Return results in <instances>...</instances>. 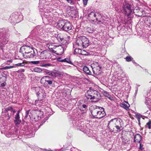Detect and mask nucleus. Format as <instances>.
Returning a JSON list of instances; mask_svg holds the SVG:
<instances>
[{
    "instance_id": "nucleus-1",
    "label": "nucleus",
    "mask_w": 151,
    "mask_h": 151,
    "mask_svg": "<svg viewBox=\"0 0 151 151\" xmlns=\"http://www.w3.org/2000/svg\"><path fill=\"white\" fill-rule=\"evenodd\" d=\"M123 126L122 120L119 118H116L112 119L109 122L108 125L109 127H111L114 129L115 127L117 130L120 131L121 128Z\"/></svg>"
},
{
    "instance_id": "nucleus-2",
    "label": "nucleus",
    "mask_w": 151,
    "mask_h": 151,
    "mask_svg": "<svg viewBox=\"0 0 151 151\" xmlns=\"http://www.w3.org/2000/svg\"><path fill=\"white\" fill-rule=\"evenodd\" d=\"M9 31L6 30L3 28L0 29V47L2 49V47L8 42V37L9 35Z\"/></svg>"
},
{
    "instance_id": "nucleus-3",
    "label": "nucleus",
    "mask_w": 151,
    "mask_h": 151,
    "mask_svg": "<svg viewBox=\"0 0 151 151\" xmlns=\"http://www.w3.org/2000/svg\"><path fill=\"white\" fill-rule=\"evenodd\" d=\"M91 113L94 117L98 119L101 118L106 115L104 109L103 108H100L99 107H97L92 110Z\"/></svg>"
},
{
    "instance_id": "nucleus-4",
    "label": "nucleus",
    "mask_w": 151,
    "mask_h": 151,
    "mask_svg": "<svg viewBox=\"0 0 151 151\" xmlns=\"http://www.w3.org/2000/svg\"><path fill=\"white\" fill-rule=\"evenodd\" d=\"M58 25L60 28L66 31L71 30L73 27L71 24L68 21L65 20L59 21Z\"/></svg>"
},
{
    "instance_id": "nucleus-5",
    "label": "nucleus",
    "mask_w": 151,
    "mask_h": 151,
    "mask_svg": "<svg viewBox=\"0 0 151 151\" xmlns=\"http://www.w3.org/2000/svg\"><path fill=\"white\" fill-rule=\"evenodd\" d=\"M76 43V45L80 47L86 48L88 45L89 41L86 37H81L77 38Z\"/></svg>"
},
{
    "instance_id": "nucleus-6",
    "label": "nucleus",
    "mask_w": 151,
    "mask_h": 151,
    "mask_svg": "<svg viewBox=\"0 0 151 151\" xmlns=\"http://www.w3.org/2000/svg\"><path fill=\"white\" fill-rule=\"evenodd\" d=\"M132 6L128 3L125 2L123 3L122 6L124 13L127 17H129L132 12V10L131 9Z\"/></svg>"
},
{
    "instance_id": "nucleus-7",
    "label": "nucleus",
    "mask_w": 151,
    "mask_h": 151,
    "mask_svg": "<svg viewBox=\"0 0 151 151\" xmlns=\"http://www.w3.org/2000/svg\"><path fill=\"white\" fill-rule=\"evenodd\" d=\"M38 55L39 58L42 59H48L51 57L50 52L47 50H45L41 52H39Z\"/></svg>"
},
{
    "instance_id": "nucleus-8",
    "label": "nucleus",
    "mask_w": 151,
    "mask_h": 151,
    "mask_svg": "<svg viewBox=\"0 0 151 151\" xmlns=\"http://www.w3.org/2000/svg\"><path fill=\"white\" fill-rule=\"evenodd\" d=\"M40 82L41 83L43 84L46 86L48 85L51 86L52 83V81L51 80V78L48 76L43 77L41 79Z\"/></svg>"
},
{
    "instance_id": "nucleus-9",
    "label": "nucleus",
    "mask_w": 151,
    "mask_h": 151,
    "mask_svg": "<svg viewBox=\"0 0 151 151\" xmlns=\"http://www.w3.org/2000/svg\"><path fill=\"white\" fill-rule=\"evenodd\" d=\"M5 110L7 112V114L6 115V119H9L12 116L14 113L16 112V111L13 109L11 106H9L6 108Z\"/></svg>"
},
{
    "instance_id": "nucleus-10",
    "label": "nucleus",
    "mask_w": 151,
    "mask_h": 151,
    "mask_svg": "<svg viewBox=\"0 0 151 151\" xmlns=\"http://www.w3.org/2000/svg\"><path fill=\"white\" fill-rule=\"evenodd\" d=\"M32 49V48H30L29 46H24L20 48L19 52L22 53V56L24 57V55H26Z\"/></svg>"
},
{
    "instance_id": "nucleus-11",
    "label": "nucleus",
    "mask_w": 151,
    "mask_h": 151,
    "mask_svg": "<svg viewBox=\"0 0 151 151\" xmlns=\"http://www.w3.org/2000/svg\"><path fill=\"white\" fill-rule=\"evenodd\" d=\"M88 17L93 22H96V21H98L97 23L98 24H100L103 23L100 21H98L97 18H96V15L95 12H91L89 14Z\"/></svg>"
},
{
    "instance_id": "nucleus-12",
    "label": "nucleus",
    "mask_w": 151,
    "mask_h": 151,
    "mask_svg": "<svg viewBox=\"0 0 151 151\" xmlns=\"http://www.w3.org/2000/svg\"><path fill=\"white\" fill-rule=\"evenodd\" d=\"M39 89V91L37 93V94L39 99H45V97L46 96V94L45 91L42 89L38 88Z\"/></svg>"
},
{
    "instance_id": "nucleus-13",
    "label": "nucleus",
    "mask_w": 151,
    "mask_h": 151,
    "mask_svg": "<svg viewBox=\"0 0 151 151\" xmlns=\"http://www.w3.org/2000/svg\"><path fill=\"white\" fill-rule=\"evenodd\" d=\"M95 90L92 89V88H90V89L88 90L86 94V96L87 99L90 100L93 99V93Z\"/></svg>"
},
{
    "instance_id": "nucleus-14",
    "label": "nucleus",
    "mask_w": 151,
    "mask_h": 151,
    "mask_svg": "<svg viewBox=\"0 0 151 151\" xmlns=\"http://www.w3.org/2000/svg\"><path fill=\"white\" fill-rule=\"evenodd\" d=\"M46 99H38L35 101V104L36 106H38L39 107H40L42 106H44L46 104Z\"/></svg>"
},
{
    "instance_id": "nucleus-15",
    "label": "nucleus",
    "mask_w": 151,
    "mask_h": 151,
    "mask_svg": "<svg viewBox=\"0 0 151 151\" xmlns=\"http://www.w3.org/2000/svg\"><path fill=\"white\" fill-rule=\"evenodd\" d=\"M19 113L20 110H18L15 115L14 122L16 125L19 124L21 122V120L20 119Z\"/></svg>"
},
{
    "instance_id": "nucleus-16",
    "label": "nucleus",
    "mask_w": 151,
    "mask_h": 151,
    "mask_svg": "<svg viewBox=\"0 0 151 151\" xmlns=\"http://www.w3.org/2000/svg\"><path fill=\"white\" fill-rule=\"evenodd\" d=\"M26 55H24V58H33L35 55V53L33 49H32Z\"/></svg>"
},
{
    "instance_id": "nucleus-17",
    "label": "nucleus",
    "mask_w": 151,
    "mask_h": 151,
    "mask_svg": "<svg viewBox=\"0 0 151 151\" xmlns=\"http://www.w3.org/2000/svg\"><path fill=\"white\" fill-rule=\"evenodd\" d=\"M93 93V99H96V101L99 100L101 99V95L100 93L97 91L95 90Z\"/></svg>"
},
{
    "instance_id": "nucleus-18",
    "label": "nucleus",
    "mask_w": 151,
    "mask_h": 151,
    "mask_svg": "<svg viewBox=\"0 0 151 151\" xmlns=\"http://www.w3.org/2000/svg\"><path fill=\"white\" fill-rule=\"evenodd\" d=\"M101 67L99 66L93 68V70L94 73L96 75H99L101 72Z\"/></svg>"
},
{
    "instance_id": "nucleus-19",
    "label": "nucleus",
    "mask_w": 151,
    "mask_h": 151,
    "mask_svg": "<svg viewBox=\"0 0 151 151\" xmlns=\"http://www.w3.org/2000/svg\"><path fill=\"white\" fill-rule=\"evenodd\" d=\"M33 111H31L30 110H28L26 111L25 113L24 118L26 119L28 117L31 119L35 118H34V117L33 116Z\"/></svg>"
},
{
    "instance_id": "nucleus-20",
    "label": "nucleus",
    "mask_w": 151,
    "mask_h": 151,
    "mask_svg": "<svg viewBox=\"0 0 151 151\" xmlns=\"http://www.w3.org/2000/svg\"><path fill=\"white\" fill-rule=\"evenodd\" d=\"M120 105L121 107L127 110L129 109L130 105L127 102L124 101L122 103H121Z\"/></svg>"
},
{
    "instance_id": "nucleus-21",
    "label": "nucleus",
    "mask_w": 151,
    "mask_h": 151,
    "mask_svg": "<svg viewBox=\"0 0 151 151\" xmlns=\"http://www.w3.org/2000/svg\"><path fill=\"white\" fill-rule=\"evenodd\" d=\"M64 52L63 48L61 47H59L57 51H55V53L58 55H62Z\"/></svg>"
},
{
    "instance_id": "nucleus-22",
    "label": "nucleus",
    "mask_w": 151,
    "mask_h": 151,
    "mask_svg": "<svg viewBox=\"0 0 151 151\" xmlns=\"http://www.w3.org/2000/svg\"><path fill=\"white\" fill-rule=\"evenodd\" d=\"M142 136L139 134L135 135L134 138V141L136 143H140L142 139Z\"/></svg>"
},
{
    "instance_id": "nucleus-23",
    "label": "nucleus",
    "mask_w": 151,
    "mask_h": 151,
    "mask_svg": "<svg viewBox=\"0 0 151 151\" xmlns=\"http://www.w3.org/2000/svg\"><path fill=\"white\" fill-rule=\"evenodd\" d=\"M50 76H52L53 77H57L60 76V74L59 72L58 71H51Z\"/></svg>"
},
{
    "instance_id": "nucleus-24",
    "label": "nucleus",
    "mask_w": 151,
    "mask_h": 151,
    "mask_svg": "<svg viewBox=\"0 0 151 151\" xmlns=\"http://www.w3.org/2000/svg\"><path fill=\"white\" fill-rule=\"evenodd\" d=\"M14 14H12L10 16V17L9 18L10 20L12 21L11 23H17L20 22V20H17L16 21V20L15 19L14 17L13 16H15L14 15Z\"/></svg>"
},
{
    "instance_id": "nucleus-25",
    "label": "nucleus",
    "mask_w": 151,
    "mask_h": 151,
    "mask_svg": "<svg viewBox=\"0 0 151 151\" xmlns=\"http://www.w3.org/2000/svg\"><path fill=\"white\" fill-rule=\"evenodd\" d=\"M145 104L147 106L148 108L150 107L151 106V99L147 98L145 99Z\"/></svg>"
},
{
    "instance_id": "nucleus-26",
    "label": "nucleus",
    "mask_w": 151,
    "mask_h": 151,
    "mask_svg": "<svg viewBox=\"0 0 151 151\" xmlns=\"http://www.w3.org/2000/svg\"><path fill=\"white\" fill-rule=\"evenodd\" d=\"M83 70L84 72L87 74L89 75H91V72L87 67L84 66L83 68Z\"/></svg>"
},
{
    "instance_id": "nucleus-27",
    "label": "nucleus",
    "mask_w": 151,
    "mask_h": 151,
    "mask_svg": "<svg viewBox=\"0 0 151 151\" xmlns=\"http://www.w3.org/2000/svg\"><path fill=\"white\" fill-rule=\"evenodd\" d=\"M36 111V114H37V117L38 119H40L41 118V116L43 115L42 111H41L40 110H35Z\"/></svg>"
},
{
    "instance_id": "nucleus-28",
    "label": "nucleus",
    "mask_w": 151,
    "mask_h": 151,
    "mask_svg": "<svg viewBox=\"0 0 151 151\" xmlns=\"http://www.w3.org/2000/svg\"><path fill=\"white\" fill-rule=\"evenodd\" d=\"M56 38L59 42H61L63 43V41H64V40H65L62 36L59 35H57Z\"/></svg>"
},
{
    "instance_id": "nucleus-29",
    "label": "nucleus",
    "mask_w": 151,
    "mask_h": 151,
    "mask_svg": "<svg viewBox=\"0 0 151 151\" xmlns=\"http://www.w3.org/2000/svg\"><path fill=\"white\" fill-rule=\"evenodd\" d=\"M14 15L15 16H14V18L16 20V21L17 20H20V21H21V20L19 18H21L22 17V15H19H19L17 14H14Z\"/></svg>"
},
{
    "instance_id": "nucleus-30",
    "label": "nucleus",
    "mask_w": 151,
    "mask_h": 151,
    "mask_svg": "<svg viewBox=\"0 0 151 151\" xmlns=\"http://www.w3.org/2000/svg\"><path fill=\"white\" fill-rule=\"evenodd\" d=\"M15 66H14V65H10L9 66H6L3 68H0V69L1 70H7L8 69H9L10 68H13Z\"/></svg>"
},
{
    "instance_id": "nucleus-31",
    "label": "nucleus",
    "mask_w": 151,
    "mask_h": 151,
    "mask_svg": "<svg viewBox=\"0 0 151 151\" xmlns=\"http://www.w3.org/2000/svg\"><path fill=\"white\" fill-rule=\"evenodd\" d=\"M79 106H81V108H82V109L83 108L84 109H83V111H84L85 110H86L87 108V106L86 104H80V103L79 104Z\"/></svg>"
},
{
    "instance_id": "nucleus-32",
    "label": "nucleus",
    "mask_w": 151,
    "mask_h": 151,
    "mask_svg": "<svg viewBox=\"0 0 151 151\" xmlns=\"http://www.w3.org/2000/svg\"><path fill=\"white\" fill-rule=\"evenodd\" d=\"M81 49L79 48H76L74 50L73 54H80Z\"/></svg>"
},
{
    "instance_id": "nucleus-33",
    "label": "nucleus",
    "mask_w": 151,
    "mask_h": 151,
    "mask_svg": "<svg viewBox=\"0 0 151 151\" xmlns=\"http://www.w3.org/2000/svg\"><path fill=\"white\" fill-rule=\"evenodd\" d=\"M63 62H66L70 64L71 63V62L70 61V59L69 58H66L64 59H63Z\"/></svg>"
},
{
    "instance_id": "nucleus-34",
    "label": "nucleus",
    "mask_w": 151,
    "mask_h": 151,
    "mask_svg": "<svg viewBox=\"0 0 151 151\" xmlns=\"http://www.w3.org/2000/svg\"><path fill=\"white\" fill-rule=\"evenodd\" d=\"M34 70L35 72L37 73H40L42 71V69L39 68H35L34 69Z\"/></svg>"
},
{
    "instance_id": "nucleus-35",
    "label": "nucleus",
    "mask_w": 151,
    "mask_h": 151,
    "mask_svg": "<svg viewBox=\"0 0 151 151\" xmlns=\"http://www.w3.org/2000/svg\"><path fill=\"white\" fill-rule=\"evenodd\" d=\"M135 117L137 119L138 122H139L140 118L142 117V115L140 114H136Z\"/></svg>"
},
{
    "instance_id": "nucleus-36",
    "label": "nucleus",
    "mask_w": 151,
    "mask_h": 151,
    "mask_svg": "<svg viewBox=\"0 0 151 151\" xmlns=\"http://www.w3.org/2000/svg\"><path fill=\"white\" fill-rule=\"evenodd\" d=\"M151 121L149 120V121L147 122L146 125V127H147L149 129H151Z\"/></svg>"
},
{
    "instance_id": "nucleus-37",
    "label": "nucleus",
    "mask_w": 151,
    "mask_h": 151,
    "mask_svg": "<svg viewBox=\"0 0 151 151\" xmlns=\"http://www.w3.org/2000/svg\"><path fill=\"white\" fill-rule=\"evenodd\" d=\"M126 60L127 61L129 62L131 61H132V60L133 59V58L130 56H127L126 58Z\"/></svg>"
},
{
    "instance_id": "nucleus-38",
    "label": "nucleus",
    "mask_w": 151,
    "mask_h": 151,
    "mask_svg": "<svg viewBox=\"0 0 151 151\" xmlns=\"http://www.w3.org/2000/svg\"><path fill=\"white\" fill-rule=\"evenodd\" d=\"M27 134L28 135V137H32L34 135V132H32V131H31V132L29 133H27Z\"/></svg>"
},
{
    "instance_id": "nucleus-39",
    "label": "nucleus",
    "mask_w": 151,
    "mask_h": 151,
    "mask_svg": "<svg viewBox=\"0 0 151 151\" xmlns=\"http://www.w3.org/2000/svg\"><path fill=\"white\" fill-rule=\"evenodd\" d=\"M14 65H17L18 66H23L24 65V64L23 62L22 63H20L17 64H14Z\"/></svg>"
},
{
    "instance_id": "nucleus-40",
    "label": "nucleus",
    "mask_w": 151,
    "mask_h": 151,
    "mask_svg": "<svg viewBox=\"0 0 151 151\" xmlns=\"http://www.w3.org/2000/svg\"><path fill=\"white\" fill-rule=\"evenodd\" d=\"M40 63V62L39 61H32L30 62V63L35 65L39 64Z\"/></svg>"
},
{
    "instance_id": "nucleus-41",
    "label": "nucleus",
    "mask_w": 151,
    "mask_h": 151,
    "mask_svg": "<svg viewBox=\"0 0 151 151\" xmlns=\"http://www.w3.org/2000/svg\"><path fill=\"white\" fill-rule=\"evenodd\" d=\"M76 122L75 121H74L73 122V125L74 127H76L77 126H78L79 125V124H78L79 122Z\"/></svg>"
},
{
    "instance_id": "nucleus-42",
    "label": "nucleus",
    "mask_w": 151,
    "mask_h": 151,
    "mask_svg": "<svg viewBox=\"0 0 151 151\" xmlns=\"http://www.w3.org/2000/svg\"><path fill=\"white\" fill-rule=\"evenodd\" d=\"M51 72V71H50L48 70H46L45 71V72L46 74H48V75H49V76H50V75Z\"/></svg>"
},
{
    "instance_id": "nucleus-43",
    "label": "nucleus",
    "mask_w": 151,
    "mask_h": 151,
    "mask_svg": "<svg viewBox=\"0 0 151 151\" xmlns=\"http://www.w3.org/2000/svg\"><path fill=\"white\" fill-rule=\"evenodd\" d=\"M71 151H78V150L76 148L72 147L70 149Z\"/></svg>"
},
{
    "instance_id": "nucleus-44",
    "label": "nucleus",
    "mask_w": 151,
    "mask_h": 151,
    "mask_svg": "<svg viewBox=\"0 0 151 151\" xmlns=\"http://www.w3.org/2000/svg\"><path fill=\"white\" fill-rule=\"evenodd\" d=\"M88 0H83V4L84 6H86Z\"/></svg>"
},
{
    "instance_id": "nucleus-45",
    "label": "nucleus",
    "mask_w": 151,
    "mask_h": 151,
    "mask_svg": "<svg viewBox=\"0 0 151 151\" xmlns=\"http://www.w3.org/2000/svg\"><path fill=\"white\" fill-rule=\"evenodd\" d=\"M139 149L141 150H142L144 149V148L143 147V145L141 143H140Z\"/></svg>"
},
{
    "instance_id": "nucleus-46",
    "label": "nucleus",
    "mask_w": 151,
    "mask_h": 151,
    "mask_svg": "<svg viewBox=\"0 0 151 151\" xmlns=\"http://www.w3.org/2000/svg\"><path fill=\"white\" fill-rule=\"evenodd\" d=\"M47 120V119H44L43 120V121H42V124H41L40 125V126L39 127H38V128H40V127Z\"/></svg>"
},
{
    "instance_id": "nucleus-47",
    "label": "nucleus",
    "mask_w": 151,
    "mask_h": 151,
    "mask_svg": "<svg viewBox=\"0 0 151 151\" xmlns=\"http://www.w3.org/2000/svg\"><path fill=\"white\" fill-rule=\"evenodd\" d=\"M57 60L59 62H63V59H62L60 57L58 58Z\"/></svg>"
},
{
    "instance_id": "nucleus-48",
    "label": "nucleus",
    "mask_w": 151,
    "mask_h": 151,
    "mask_svg": "<svg viewBox=\"0 0 151 151\" xmlns=\"http://www.w3.org/2000/svg\"><path fill=\"white\" fill-rule=\"evenodd\" d=\"M104 95L106 96L107 97L109 95V93L106 91H105L104 92Z\"/></svg>"
},
{
    "instance_id": "nucleus-49",
    "label": "nucleus",
    "mask_w": 151,
    "mask_h": 151,
    "mask_svg": "<svg viewBox=\"0 0 151 151\" xmlns=\"http://www.w3.org/2000/svg\"><path fill=\"white\" fill-rule=\"evenodd\" d=\"M6 85V83H3L1 84V86L2 87H4Z\"/></svg>"
},
{
    "instance_id": "nucleus-50",
    "label": "nucleus",
    "mask_w": 151,
    "mask_h": 151,
    "mask_svg": "<svg viewBox=\"0 0 151 151\" xmlns=\"http://www.w3.org/2000/svg\"><path fill=\"white\" fill-rule=\"evenodd\" d=\"M138 90V87H137L136 88V89L135 90V95H136L137 94V93Z\"/></svg>"
},
{
    "instance_id": "nucleus-51",
    "label": "nucleus",
    "mask_w": 151,
    "mask_h": 151,
    "mask_svg": "<svg viewBox=\"0 0 151 151\" xmlns=\"http://www.w3.org/2000/svg\"><path fill=\"white\" fill-rule=\"evenodd\" d=\"M42 29H40L39 31H38V33H40V32L41 31H42Z\"/></svg>"
},
{
    "instance_id": "nucleus-52",
    "label": "nucleus",
    "mask_w": 151,
    "mask_h": 151,
    "mask_svg": "<svg viewBox=\"0 0 151 151\" xmlns=\"http://www.w3.org/2000/svg\"><path fill=\"white\" fill-rule=\"evenodd\" d=\"M2 76L1 75V73L0 72V79L1 78Z\"/></svg>"
},
{
    "instance_id": "nucleus-53",
    "label": "nucleus",
    "mask_w": 151,
    "mask_h": 151,
    "mask_svg": "<svg viewBox=\"0 0 151 151\" xmlns=\"http://www.w3.org/2000/svg\"><path fill=\"white\" fill-rule=\"evenodd\" d=\"M55 51V50H52V53H54Z\"/></svg>"
},
{
    "instance_id": "nucleus-54",
    "label": "nucleus",
    "mask_w": 151,
    "mask_h": 151,
    "mask_svg": "<svg viewBox=\"0 0 151 151\" xmlns=\"http://www.w3.org/2000/svg\"><path fill=\"white\" fill-rule=\"evenodd\" d=\"M8 61L9 62H10V63H12V60H8Z\"/></svg>"
},
{
    "instance_id": "nucleus-55",
    "label": "nucleus",
    "mask_w": 151,
    "mask_h": 151,
    "mask_svg": "<svg viewBox=\"0 0 151 151\" xmlns=\"http://www.w3.org/2000/svg\"><path fill=\"white\" fill-rule=\"evenodd\" d=\"M38 28V27H37L33 31H35L36 30V29H37V28Z\"/></svg>"
},
{
    "instance_id": "nucleus-56",
    "label": "nucleus",
    "mask_w": 151,
    "mask_h": 151,
    "mask_svg": "<svg viewBox=\"0 0 151 151\" xmlns=\"http://www.w3.org/2000/svg\"><path fill=\"white\" fill-rule=\"evenodd\" d=\"M138 123H139V125H140V120H139V122H138Z\"/></svg>"
},
{
    "instance_id": "nucleus-57",
    "label": "nucleus",
    "mask_w": 151,
    "mask_h": 151,
    "mask_svg": "<svg viewBox=\"0 0 151 151\" xmlns=\"http://www.w3.org/2000/svg\"><path fill=\"white\" fill-rule=\"evenodd\" d=\"M12 114V113H11V112H9V114Z\"/></svg>"
},
{
    "instance_id": "nucleus-58",
    "label": "nucleus",
    "mask_w": 151,
    "mask_h": 151,
    "mask_svg": "<svg viewBox=\"0 0 151 151\" xmlns=\"http://www.w3.org/2000/svg\"><path fill=\"white\" fill-rule=\"evenodd\" d=\"M137 87H139V86H140V85H137Z\"/></svg>"
},
{
    "instance_id": "nucleus-59",
    "label": "nucleus",
    "mask_w": 151,
    "mask_h": 151,
    "mask_svg": "<svg viewBox=\"0 0 151 151\" xmlns=\"http://www.w3.org/2000/svg\"><path fill=\"white\" fill-rule=\"evenodd\" d=\"M47 65V64H45V66H46V65Z\"/></svg>"
},
{
    "instance_id": "nucleus-60",
    "label": "nucleus",
    "mask_w": 151,
    "mask_h": 151,
    "mask_svg": "<svg viewBox=\"0 0 151 151\" xmlns=\"http://www.w3.org/2000/svg\"><path fill=\"white\" fill-rule=\"evenodd\" d=\"M134 63H136L134 62Z\"/></svg>"
}]
</instances>
